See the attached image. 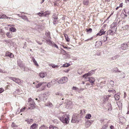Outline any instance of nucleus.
<instances>
[{
  "mask_svg": "<svg viewBox=\"0 0 129 129\" xmlns=\"http://www.w3.org/2000/svg\"><path fill=\"white\" fill-rule=\"evenodd\" d=\"M59 118L63 123L66 124L69 121V118L67 115H63L62 117H59Z\"/></svg>",
  "mask_w": 129,
  "mask_h": 129,
  "instance_id": "f257e3e1",
  "label": "nucleus"
},
{
  "mask_svg": "<svg viewBox=\"0 0 129 129\" xmlns=\"http://www.w3.org/2000/svg\"><path fill=\"white\" fill-rule=\"evenodd\" d=\"M28 102L29 103V105L30 106V107L28 108V109H32L35 108L36 104L31 98L28 99Z\"/></svg>",
  "mask_w": 129,
  "mask_h": 129,
  "instance_id": "f03ea898",
  "label": "nucleus"
},
{
  "mask_svg": "<svg viewBox=\"0 0 129 129\" xmlns=\"http://www.w3.org/2000/svg\"><path fill=\"white\" fill-rule=\"evenodd\" d=\"M78 117L79 115L78 114H74L72 117V119L71 120L72 122L73 123L78 122H79L78 120Z\"/></svg>",
  "mask_w": 129,
  "mask_h": 129,
  "instance_id": "7ed1b4c3",
  "label": "nucleus"
},
{
  "mask_svg": "<svg viewBox=\"0 0 129 129\" xmlns=\"http://www.w3.org/2000/svg\"><path fill=\"white\" fill-rule=\"evenodd\" d=\"M65 104L66 107L67 109H70L72 107V102L69 100H67L66 101Z\"/></svg>",
  "mask_w": 129,
  "mask_h": 129,
  "instance_id": "20e7f679",
  "label": "nucleus"
},
{
  "mask_svg": "<svg viewBox=\"0 0 129 129\" xmlns=\"http://www.w3.org/2000/svg\"><path fill=\"white\" fill-rule=\"evenodd\" d=\"M68 81L67 78L66 77H62L58 81V82L59 84H62L67 82Z\"/></svg>",
  "mask_w": 129,
  "mask_h": 129,
  "instance_id": "39448f33",
  "label": "nucleus"
},
{
  "mask_svg": "<svg viewBox=\"0 0 129 129\" xmlns=\"http://www.w3.org/2000/svg\"><path fill=\"white\" fill-rule=\"evenodd\" d=\"M9 78L19 84H21L20 80L19 78L12 77H9Z\"/></svg>",
  "mask_w": 129,
  "mask_h": 129,
  "instance_id": "423d86ee",
  "label": "nucleus"
},
{
  "mask_svg": "<svg viewBox=\"0 0 129 129\" xmlns=\"http://www.w3.org/2000/svg\"><path fill=\"white\" fill-rule=\"evenodd\" d=\"M110 96H111V95H109L103 96L102 100L103 103L104 104L105 103L108 101L109 98Z\"/></svg>",
  "mask_w": 129,
  "mask_h": 129,
  "instance_id": "0eeeda50",
  "label": "nucleus"
},
{
  "mask_svg": "<svg viewBox=\"0 0 129 129\" xmlns=\"http://www.w3.org/2000/svg\"><path fill=\"white\" fill-rule=\"evenodd\" d=\"M128 47L127 45L126 44H123L121 45L120 49L121 50H126Z\"/></svg>",
  "mask_w": 129,
  "mask_h": 129,
  "instance_id": "6e6552de",
  "label": "nucleus"
},
{
  "mask_svg": "<svg viewBox=\"0 0 129 129\" xmlns=\"http://www.w3.org/2000/svg\"><path fill=\"white\" fill-rule=\"evenodd\" d=\"M45 35L48 38H51L50 37V33L49 31L46 32ZM45 40H46V42H47V43L48 42H51V41L49 39H45Z\"/></svg>",
  "mask_w": 129,
  "mask_h": 129,
  "instance_id": "1a4fd4ad",
  "label": "nucleus"
},
{
  "mask_svg": "<svg viewBox=\"0 0 129 129\" xmlns=\"http://www.w3.org/2000/svg\"><path fill=\"white\" fill-rule=\"evenodd\" d=\"M87 81H89L90 83L91 84L94 83L95 81V79L94 77H91L88 78V79L86 80Z\"/></svg>",
  "mask_w": 129,
  "mask_h": 129,
  "instance_id": "9d476101",
  "label": "nucleus"
},
{
  "mask_svg": "<svg viewBox=\"0 0 129 129\" xmlns=\"http://www.w3.org/2000/svg\"><path fill=\"white\" fill-rule=\"evenodd\" d=\"M93 120H88L87 121L85 124V126L86 127H88L90 126L91 124L93 122Z\"/></svg>",
  "mask_w": 129,
  "mask_h": 129,
  "instance_id": "9b49d317",
  "label": "nucleus"
},
{
  "mask_svg": "<svg viewBox=\"0 0 129 129\" xmlns=\"http://www.w3.org/2000/svg\"><path fill=\"white\" fill-rule=\"evenodd\" d=\"M56 82V81L55 79L52 80L51 82L48 83L47 85V86L48 87H50L52 85V84H54Z\"/></svg>",
  "mask_w": 129,
  "mask_h": 129,
  "instance_id": "f8f14e48",
  "label": "nucleus"
},
{
  "mask_svg": "<svg viewBox=\"0 0 129 129\" xmlns=\"http://www.w3.org/2000/svg\"><path fill=\"white\" fill-rule=\"evenodd\" d=\"M47 75V73L45 72H41L39 74L40 77L42 78H44Z\"/></svg>",
  "mask_w": 129,
  "mask_h": 129,
  "instance_id": "ddd939ff",
  "label": "nucleus"
},
{
  "mask_svg": "<svg viewBox=\"0 0 129 129\" xmlns=\"http://www.w3.org/2000/svg\"><path fill=\"white\" fill-rule=\"evenodd\" d=\"M38 126V124L34 123L30 127V129H37Z\"/></svg>",
  "mask_w": 129,
  "mask_h": 129,
  "instance_id": "4468645a",
  "label": "nucleus"
},
{
  "mask_svg": "<svg viewBox=\"0 0 129 129\" xmlns=\"http://www.w3.org/2000/svg\"><path fill=\"white\" fill-rule=\"evenodd\" d=\"M105 32L106 31H104V30L103 29H101L100 30L99 32L96 34V35L97 36H101L102 35L104 34Z\"/></svg>",
  "mask_w": 129,
  "mask_h": 129,
  "instance_id": "2eb2a0df",
  "label": "nucleus"
},
{
  "mask_svg": "<svg viewBox=\"0 0 129 129\" xmlns=\"http://www.w3.org/2000/svg\"><path fill=\"white\" fill-rule=\"evenodd\" d=\"M6 56H8L11 58L13 57L14 56V55L10 52H7L6 53Z\"/></svg>",
  "mask_w": 129,
  "mask_h": 129,
  "instance_id": "dca6fc26",
  "label": "nucleus"
},
{
  "mask_svg": "<svg viewBox=\"0 0 129 129\" xmlns=\"http://www.w3.org/2000/svg\"><path fill=\"white\" fill-rule=\"evenodd\" d=\"M102 44V42L100 41H98L96 42L95 44V46L97 47H99L101 46Z\"/></svg>",
  "mask_w": 129,
  "mask_h": 129,
  "instance_id": "f3484780",
  "label": "nucleus"
},
{
  "mask_svg": "<svg viewBox=\"0 0 129 129\" xmlns=\"http://www.w3.org/2000/svg\"><path fill=\"white\" fill-rule=\"evenodd\" d=\"M3 18L7 19L8 18V17L4 14H1L0 15V19Z\"/></svg>",
  "mask_w": 129,
  "mask_h": 129,
  "instance_id": "a211bd4d",
  "label": "nucleus"
},
{
  "mask_svg": "<svg viewBox=\"0 0 129 129\" xmlns=\"http://www.w3.org/2000/svg\"><path fill=\"white\" fill-rule=\"evenodd\" d=\"M25 121H26L28 124H30L32 123L33 121V119H25Z\"/></svg>",
  "mask_w": 129,
  "mask_h": 129,
  "instance_id": "6ab92c4d",
  "label": "nucleus"
},
{
  "mask_svg": "<svg viewBox=\"0 0 129 129\" xmlns=\"http://www.w3.org/2000/svg\"><path fill=\"white\" fill-rule=\"evenodd\" d=\"M45 105L46 106L48 107H53L52 104L50 102H48L45 104Z\"/></svg>",
  "mask_w": 129,
  "mask_h": 129,
  "instance_id": "aec40b11",
  "label": "nucleus"
},
{
  "mask_svg": "<svg viewBox=\"0 0 129 129\" xmlns=\"http://www.w3.org/2000/svg\"><path fill=\"white\" fill-rule=\"evenodd\" d=\"M19 17L25 20L27 22H29V20L26 16L25 15H22Z\"/></svg>",
  "mask_w": 129,
  "mask_h": 129,
  "instance_id": "412c9836",
  "label": "nucleus"
},
{
  "mask_svg": "<svg viewBox=\"0 0 129 129\" xmlns=\"http://www.w3.org/2000/svg\"><path fill=\"white\" fill-rule=\"evenodd\" d=\"M114 98L115 100H117L119 99L120 97L119 95L118 94H115Z\"/></svg>",
  "mask_w": 129,
  "mask_h": 129,
  "instance_id": "4be33fe9",
  "label": "nucleus"
},
{
  "mask_svg": "<svg viewBox=\"0 0 129 129\" xmlns=\"http://www.w3.org/2000/svg\"><path fill=\"white\" fill-rule=\"evenodd\" d=\"M32 60H33V62L34 63L35 65L37 66H39V65L38 63H37V61H36L35 60V58L33 57H32Z\"/></svg>",
  "mask_w": 129,
  "mask_h": 129,
  "instance_id": "5701e85b",
  "label": "nucleus"
},
{
  "mask_svg": "<svg viewBox=\"0 0 129 129\" xmlns=\"http://www.w3.org/2000/svg\"><path fill=\"white\" fill-rule=\"evenodd\" d=\"M114 82L112 80H110L109 82V83L108 84V86H109V85H111V86L113 87L114 85Z\"/></svg>",
  "mask_w": 129,
  "mask_h": 129,
  "instance_id": "b1692460",
  "label": "nucleus"
},
{
  "mask_svg": "<svg viewBox=\"0 0 129 129\" xmlns=\"http://www.w3.org/2000/svg\"><path fill=\"white\" fill-rule=\"evenodd\" d=\"M6 36L9 38H11L12 37V35L10 32H8L6 34Z\"/></svg>",
  "mask_w": 129,
  "mask_h": 129,
  "instance_id": "393cba45",
  "label": "nucleus"
},
{
  "mask_svg": "<svg viewBox=\"0 0 129 129\" xmlns=\"http://www.w3.org/2000/svg\"><path fill=\"white\" fill-rule=\"evenodd\" d=\"M49 128L50 129H58L57 127L52 125H50Z\"/></svg>",
  "mask_w": 129,
  "mask_h": 129,
  "instance_id": "a878e982",
  "label": "nucleus"
},
{
  "mask_svg": "<svg viewBox=\"0 0 129 129\" xmlns=\"http://www.w3.org/2000/svg\"><path fill=\"white\" fill-rule=\"evenodd\" d=\"M94 72L92 70L88 72V73H86L87 75L88 76H90L92 75L94 73Z\"/></svg>",
  "mask_w": 129,
  "mask_h": 129,
  "instance_id": "bb28decb",
  "label": "nucleus"
},
{
  "mask_svg": "<svg viewBox=\"0 0 129 129\" xmlns=\"http://www.w3.org/2000/svg\"><path fill=\"white\" fill-rule=\"evenodd\" d=\"M89 0H84L83 1V4L85 5H87L89 4Z\"/></svg>",
  "mask_w": 129,
  "mask_h": 129,
  "instance_id": "cd10ccee",
  "label": "nucleus"
},
{
  "mask_svg": "<svg viewBox=\"0 0 129 129\" xmlns=\"http://www.w3.org/2000/svg\"><path fill=\"white\" fill-rule=\"evenodd\" d=\"M111 30L113 32V33H115L116 31V27H111Z\"/></svg>",
  "mask_w": 129,
  "mask_h": 129,
  "instance_id": "c85d7f7f",
  "label": "nucleus"
},
{
  "mask_svg": "<svg viewBox=\"0 0 129 129\" xmlns=\"http://www.w3.org/2000/svg\"><path fill=\"white\" fill-rule=\"evenodd\" d=\"M10 30L13 32H15L16 31V29L14 27H12L10 29Z\"/></svg>",
  "mask_w": 129,
  "mask_h": 129,
  "instance_id": "c756f323",
  "label": "nucleus"
},
{
  "mask_svg": "<svg viewBox=\"0 0 129 129\" xmlns=\"http://www.w3.org/2000/svg\"><path fill=\"white\" fill-rule=\"evenodd\" d=\"M48 127L46 126L43 125L40 127L39 129H46Z\"/></svg>",
  "mask_w": 129,
  "mask_h": 129,
  "instance_id": "7c9ffc66",
  "label": "nucleus"
},
{
  "mask_svg": "<svg viewBox=\"0 0 129 129\" xmlns=\"http://www.w3.org/2000/svg\"><path fill=\"white\" fill-rule=\"evenodd\" d=\"M116 22H114L111 25V27H116Z\"/></svg>",
  "mask_w": 129,
  "mask_h": 129,
  "instance_id": "2f4dec72",
  "label": "nucleus"
},
{
  "mask_svg": "<svg viewBox=\"0 0 129 129\" xmlns=\"http://www.w3.org/2000/svg\"><path fill=\"white\" fill-rule=\"evenodd\" d=\"M64 37L65 38V39L66 40V41L67 42H69L70 41V39L68 38V35L66 34H64Z\"/></svg>",
  "mask_w": 129,
  "mask_h": 129,
  "instance_id": "473e14b6",
  "label": "nucleus"
},
{
  "mask_svg": "<svg viewBox=\"0 0 129 129\" xmlns=\"http://www.w3.org/2000/svg\"><path fill=\"white\" fill-rule=\"evenodd\" d=\"M70 64L68 63H66L63 64L61 67H68L70 66Z\"/></svg>",
  "mask_w": 129,
  "mask_h": 129,
  "instance_id": "72a5a7b5",
  "label": "nucleus"
},
{
  "mask_svg": "<svg viewBox=\"0 0 129 129\" xmlns=\"http://www.w3.org/2000/svg\"><path fill=\"white\" fill-rule=\"evenodd\" d=\"M107 34H110L111 35H113L114 33H113V32L112 31L111 29L109 30L107 32Z\"/></svg>",
  "mask_w": 129,
  "mask_h": 129,
  "instance_id": "f704fd0d",
  "label": "nucleus"
},
{
  "mask_svg": "<svg viewBox=\"0 0 129 129\" xmlns=\"http://www.w3.org/2000/svg\"><path fill=\"white\" fill-rule=\"evenodd\" d=\"M113 72H120V71L118 70V69L116 68H114L113 69Z\"/></svg>",
  "mask_w": 129,
  "mask_h": 129,
  "instance_id": "c9c22d12",
  "label": "nucleus"
},
{
  "mask_svg": "<svg viewBox=\"0 0 129 129\" xmlns=\"http://www.w3.org/2000/svg\"><path fill=\"white\" fill-rule=\"evenodd\" d=\"M91 117V115L90 114H87L86 115V116H85V118L87 119H89Z\"/></svg>",
  "mask_w": 129,
  "mask_h": 129,
  "instance_id": "e433bc0d",
  "label": "nucleus"
},
{
  "mask_svg": "<svg viewBox=\"0 0 129 129\" xmlns=\"http://www.w3.org/2000/svg\"><path fill=\"white\" fill-rule=\"evenodd\" d=\"M73 89L74 90H76V91H77L78 92H79V88L73 86Z\"/></svg>",
  "mask_w": 129,
  "mask_h": 129,
  "instance_id": "4c0bfd02",
  "label": "nucleus"
},
{
  "mask_svg": "<svg viewBox=\"0 0 129 129\" xmlns=\"http://www.w3.org/2000/svg\"><path fill=\"white\" fill-rule=\"evenodd\" d=\"M49 95V92H46L44 93L43 94V96L45 97L48 96Z\"/></svg>",
  "mask_w": 129,
  "mask_h": 129,
  "instance_id": "58836bf2",
  "label": "nucleus"
},
{
  "mask_svg": "<svg viewBox=\"0 0 129 129\" xmlns=\"http://www.w3.org/2000/svg\"><path fill=\"white\" fill-rule=\"evenodd\" d=\"M108 126V125L107 124L104 125L103 126L102 129H106Z\"/></svg>",
  "mask_w": 129,
  "mask_h": 129,
  "instance_id": "ea45409f",
  "label": "nucleus"
},
{
  "mask_svg": "<svg viewBox=\"0 0 129 129\" xmlns=\"http://www.w3.org/2000/svg\"><path fill=\"white\" fill-rule=\"evenodd\" d=\"M50 66H51L53 68H54L58 67L57 65H55L54 64H50Z\"/></svg>",
  "mask_w": 129,
  "mask_h": 129,
  "instance_id": "a19ab883",
  "label": "nucleus"
},
{
  "mask_svg": "<svg viewBox=\"0 0 129 129\" xmlns=\"http://www.w3.org/2000/svg\"><path fill=\"white\" fill-rule=\"evenodd\" d=\"M103 41L104 42H105L106 41L107 39V37H106V36H105L103 37Z\"/></svg>",
  "mask_w": 129,
  "mask_h": 129,
  "instance_id": "79ce46f5",
  "label": "nucleus"
},
{
  "mask_svg": "<svg viewBox=\"0 0 129 129\" xmlns=\"http://www.w3.org/2000/svg\"><path fill=\"white\" fill-rule=\"evenodd\" d=\"M48 14L47 13L44 12L43 13H42V14H41V15L42 16H46Z\"/></svg>",
  "mask_w": 129,
  "mask_h": 129,
  "instance_id": "37998d69",
  "label": "nucleus"
},
{
  "mask_svg": "<svg viewBox=\"0 0 129 129\" xmlns=\"http://www.w3.org/2000/svg\"><path fill=\"white\" fill-rule=\"evenodd\" d=\"M88 76V75H87V74H86L83 75V77L85 78V79H87L86 80H86L87 79H88V78H87V77Z\"/></svg>",
  "mask_w": 129,
  "mask_h": 129,
  "instance_id": "c03bdc74",
  "label": "nucleus"
},
{
  "mask_svg": "<svg viewBox=\"0 0 129 129\" xmlns=\"http://www.w3.org/2000/svg\"><path fill=\"white\" fill-rule=\"evenodd\" d=\"M18 65L20 67H21L22 65V62H19L18 61Z\"/></svg>",
  "mask_w": 129,
  "mask_h": 129,
  "instance_id": "a18cd8bd",
  "label": "nucleus"
},
{
  "mask_svg": "<svg viewBox=\"0 0 129 129\" xmlns=\"http://www.w3.org/2000/svg\"><path fill=\"white\" fill-rule=\"evenodd\" d=\"M70 70V69H69L66 70H64V72L66 73H68Z\"/></svg>",
  "mask_w": 129,
  "mask_h": 129,
  "instance_id": "49530a36",
  "label": "nucleus"
},
{
  "mask_svg": "<svg viewBox=\"0 0 129 129\" xmlns=\"http://www.w3.org/2000/svg\"><path fill=\"white\" fill-rule=\"evenodd\" d=\"M4 91V90L3 88H0V93L3 92Z\"/></svg>",
  "mask_w": 129,
  "mask_h": 129,
  "instance_id": "de8ad7c7",
  "label": "nucleus"
},
{
  "mask_svg": "<svg viewBox=\"0 0 129 129\" xmlns=\"http://www.w3.org/2000/svg\"><path fill=\"white\" fill-rule=\"evenodd\" d=\"M60 106V105L59 103H57L56 105V107L58 108Z\"/></svg>",
  "mask_w": 129,
  "mask_h": 129,
  "instance_id": "09e8293b",
  "label": "nucleus"
},
{
  "mask_svg": "<svg viewBox=\"0 0 129 129\" xmlns=\"http://www.w3.org/2000/svg\"><path fill=\"white\" fill-rule=\"evenodd\" d=\"M46 83V82H42L40 83H39V86H41L42 85V84H43V83Z\"/></svg>",
  "mask_w": 129,
  "mask_h": 129,
  "instance_id": "8fccbe9b",
  "label": "nucleus"
},
{
  "mask_svg": "<svg viewBox=\"0 0 129 129\" xmlns=\"http://www.w3.org/2000/svg\"><path fill=\"white\" fill-rule=\"evenodd\" d=\"M25 107L22 108L20 110V112H22L24 111L25 110Z\"/></svg>",
  "mask_w": 129,
  "mask_h": 129,
  "instance_id": "3c124183",
  "label": "nucleus"
},
{
  "mask_svg": "<svg viewBox=\"0 0 129 129\" xmlns=\"http://www.w3.org/2000/svg\"><path fill=\"white\" fill-rule=\"evenodd\" d=\"M92 29L91 28H90L89 29H88L87 30V31L88 32H89L90 33L92 31Z\"/></svg>",
  "mask_w": 129,
  "mask_h": 129,
  "instance_id": "603ef678",
  "label": "nucleus"
},
{
  "mask_svg": "<svg viewBox=\"0 0 129 129\" xmlns=\"http://www.w3.org/2000/svg\"><path fill=\"white\" fill-rule=\"evenodd\" d=\"M93 39V37H91L89 39H88L86 40H85V41H91Z\"/></svg>",
  "mask_w": 129,
  "mask_h": 129,
  "instance_id": "864d4df0",
  "label": "nucleus"
},
{
  "mask_svg": "<svg viewBox=\"0 0 129 129\" xmlns=\"http://www.w3.org/2000/svg\"><path fill=\"white\" fill-rule=\"evenodd\" d=\"M129 27V26L128 25H126L123 28L127 29Z\"/></svg>",
  "mask_w": 129,
  "mask_h": 129,
  "instance_id": "5fc2aeb1",
  "label": "nucleus"
},
{
  "mask_svg": "<svg viewBox=\"0 0 129 129\" xmlns=\"http://www.w3.org/2000/svg\"><path fill=\"white\" fill-rule=\"evenodd\" d=\"M84 88H80L79 89V92H80V91H82L84 90Z\"/></svg>",
  "mask_w": 129,
  "mask_h": 129,
  "instance_id": "6e6d98bb",
  "label": "nucleus"
},
{
  "mask_svg": "<svg viewBox=\"0 0 129 129\" xmlns=\"http://www.w3.org/2000/svg\"><path fill=\"white\" fill-rule=\"evenodd\" d=\"M42 13L39 12L38 13V14L40 16L42 17V16L41 15V14H42Z\"/></svg>",
  "mask_w": 129,
  "mask_h": 129,
  "instance_id": "4d7b16f0",
  "label": "nucleus"
},
{
  "mask_svg": "<svg viewBox=\"0 0 129 129\" xmlns=\"http://www.w3.org/2000/svg\"><path fill=\"white\" fill-rule=\"evenodd\" d=\"M54 46L56 47V48H57L58 49V46H57V45H56V44H54Z\"/></svg>",
  "mask_w": 129,
  "mask_h": 129,
  "instance_id": "13d9d810",
  "label": "nucleus"
},
{
  "mask_svg": "<svg viewBox=\"0 0 129 129\" xmlns=\"http://www.w3.org/2000/svg\"><path fill=\"white\" fill-rule=\"evenodd\" d=\"M110 127L111 129H114V126L112 125H111Z\"/></svg>",
  "mask_w": 129,
  "mask_h": 129,
  "instance_id": "bf43d9fd",
  "label": "nucleus"
},
{
  "mask_svg": "<svg viewBox=\"0 0 129 129\" xmlns=\"http://www.w3.org/2000/svg\"><path fill=\"white\" fill-rule=\"evenodd\" d=\"M122 3H121L120 4V5H119V7H122Z\"/></svg>",
  "mask_w": 129,
  "mask_h": 129,
  "instance_id": "052dcab7",
  "label": "nucleus"
},
{
  "mask_svg": "<svg viewBox=\"0 0 129 129\" xmlns=\"http://www.w3.org/2000/svg\"><path fill=\"white\" fill-rule=\"evenodd\" d=\"M15 126V125L14 123H13L12 125V127H14Z\"/></svg>",
  "mask_w": 129,
  "mask_h": 129,
  "instance_id": "680f3d73",
  "label": "nucleus"
},
{
  "mask_svg": "<svg viewBox=\"0 0 129 129\" xmlns=\"http://www.w3.org/2000/svg\"><path fill=\"white\" fill-rule=\"evenodd\" d=\"M40 86H39V84L36 85V87L37 88H38Z\"/></svg>",
  "mask_w": 129,
  "mask_h": 129,
  "instance_id": "e2e57ef3",
  "label": "nucleus"
},
{
  "mask_svg": "<svg viewBox=\"0 0 129 129\" xmlns=\"http://www.w3.org/2000/svg\"><path fill=\"white\" fill-rule=\"evenodd\" d=\"M124 98H125V97H126V95H126V93L125 92H124Z\"/></svg>",
  "mask_w": 129,
  "mask_h": 129,
  "instance_id": "0e129e2a",
  "label": "nucleus"
},
{
  "mask_svg": "<svg viewBox=\"0 0 129 129\" xmlns=\"http://www.w3.org/2000/svg\"><path fill=\"white\" fill-rule=\"evenodd\" d=\"M62 52L63 53H66V51H64V50L62 49Z\"/></svg>",
  "mask_w": 129,
  "mask_h": 129,
  "instance_id": "69168bd1",
  "label": "nucleus"
},
{
  "mask_svg": "<svg viewBox=\"0 0 129 129\" xmlns=\"http://www.w3.org/2000/svg\"><path fill=\"white\" fill-rule=\"evenodd\" d=\"M3 33V31L2 29H0V33Z\"/></svg>",
  "mask_w": 129,
  "mask_h": 129,
  "instance_id": "338daca9",
  "label": "nucleus"
},
{
  "mask_svg": "<svg viewBox=\"0 0 129 129\" xmlns=\"http://www.w3.org/2000/svg\"><path fill=\"white\" fill-rule=\"evenodd\" d=\"M0 72L1 73H4L3 71L1 69H0Z\"/></svg>",
  "mask_w": 129,
  "mask_h": 129,
  "instance_id": "774afa93",
  "label": "nucleus"
}]
</instances>
